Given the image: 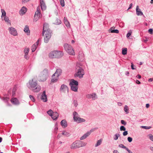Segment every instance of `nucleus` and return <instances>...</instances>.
I'll list each match as a JSON object with an SVG mask.
<instances>
[{"label": "nucleus", "mask_w": 153, "mask_h": 153, "mask_svg": "<svg viewBox=\"0 0 153 153\" xmlns=\"http://www.w3.org/2000/svg\"><path fill=\"white\" fill-rule=\"evenodd\" d=\"M42 36H44V42L46 43H48L51 37V32L48 28V25L46 23L44 24Z\"/></svg>", "instance_id": "obj_1"}, {"label": "nucleus", "mask_w": 153, "mask_h": 153, "mask_svg": "<svg viewBox=\"0 0 153 153\" xmlns=\"http://www.w3.org/2000/svg\"><path fill=\"white\" fill-rule=\"evenodd\" d=\"M29 83L30 86V88L34 92H38L40 90V87H36L37 83L36 81H35L33 79L30 80Z\"/></svg>", "instance_id": "obj_2"}, {"label": "nucleus", "mask_w": 153, "mask_h": 153, "mask_svg": "<svg viewBox=\"0 0 153 153\" xmlns=\"http://www.w3.org/2000/svg\"><path fill=\"white\" fill-rule=\"evenodd\" d=\"M63 55V53L61 51H52L49 54L48 56L51 58H59Z\"/></svg>", "instance_id": "obj_3"}, {"label": "nucleus", "mask_w": 153, "mask_h": 153, "mask_svg": "<svg viewBox=\"0 0 153 153\" xmlns=\"http://www.w3.org/2000/svg\"><path fill=\"white\" fill-rule=\"evenodd\" d=\"M76 67V69H77V71L75 74V76L78 77L80 78L83 77L84 74V70L79 66V64H77Z\"/></svg>", "instance_id": "obj_4"}, {"label": "nucleus", "mask_w": 153, "mask_h": 153, "mask_svg": "<svg viewBox=\"0 0 153 153\" xmlns=\"http://www.w3.org/2000/svg\"><path fill=\"white\" fill-rule=\"evenodd\" d=\"M64 47L65 51L69 55H75L74 51L71 45L66 43L64 44Z\"/></svg>", "instance_id": "obj_5"}, {"label": "nucleus", "mask_w": 153, "mask_h": 153, "mask_svg": "<svg viewBox=\"0 0 153 153\" xmlns=\"http://www.w3.org/2000/svg\"><path fill=\"white\" fill-rule=\"evenodd\" d=\"M48 76V71L47 69H45L41 73L40 80L41 81H45Z\"/></svg>", "instance_id": "obj_6"}, {"label": "nucleus", "mask_w": 153, "mask_h": 153, "mask_svg": "<svg viewBox=\"0 0 153 153\" xmlns=\"http://www.w3.org/2000/svg\"><path fill=\"white\" fill-rule=\"evenodd\" d=\"M62 70L60 69H57L56 72L52 76V79L51 82H54L57 81L58 76L60 75L62 73Z\"/></svg>", "instance_id": "obj_7"}, {"label": "nucleus", "mask_w": 153, "mask_h": 153, "mask_svg": "<svg viewBox=\"0 0 153 153\" xmlns=\"http://www.w3.org/2000/svg\"><path fill=\"white\" fill-rule=\"evenodd\" d=\"M74 116V121L78 123L85 122V119L80 118L78 117V114L76 112L74 111L73 113Z\"/></svg>", "instance_id": "obj_8"}, {"label": "nucleus", "mask_w": 153, "mask_h": 153, "mask_svg": "<svg viewBox=\"0 0 153 153\" xmlns=\"http://www.w3.org/2000/svg\"><path fill=\"white\" fill-rule=\"evenodd\" d=\"M47 114L50 116L54 120L57 119L59 116L58 114L56 112H53V111L50 109L47 112Z\"/></svg>", "instance_id": "obj_9"}, {"label": "nucleus", "mask_w": 153, "mask_h": 153, "mask_svg": "<svg viewBox=\"0 0 153 153\" xmlns=\"http://www.w3.org/2000/svg\"><path fill=\"white\" fill-rule=\"evenodd\" d=\"M9 96L8 94L4 95V97L2 98L0 97V98H1L3 101L6 104L7 106H9Z\"/></svg>", "instance_id": "obj_10"}, {"label": "nucleus", "mask_w": 153, "mask_h": 153, "mask_svg": "<svg viewBox=\"0 0 153 153\" xmlns=\"http://www.w3.org/2000/svg\"><path fill=\"white\" fill-rule=\"evenodd\" d=\"M60 91L62 93H68V87L65 85H62L60 88Z\"/></svg>", "instance_id": "obj_11"}, {"label": "nucleus", "mask_w": 153, "mask_h": 153, "mask_svg": "<svg viewBox=\"0 0 153 153\" xmlns=\"http://www.w3.org/2000/svg\"><path fill=\"white\" fill-rule=\"evenodd\" d=\"M70 148L71 149H75L79 148V145L78 140H76L74 142L71 146Z\"/></svg>", "instance_id": "obj_12"}, {"label": "nucleus", "mask_w": 153, "mask_h": 153, "mask_svg": "<svg viewBox=\"0 0 153 153\" xmlns=\"http://www.w3.org/2000/svg\"><path fill=\"white\" fill-rule=\"evenodd\" d=\"M41 99L44 102H46L47 101L48 99L47 95L45 94V91H44L42 93Z\"/></svg>", "instance_id": "obj_13"}, {"label": "nucleus", "mask_w": 153, "mask_h": 153, "mask_svg": "<svg viewBox=\"0 0 153 153\" xmlns=\"http://www.w3.org/2000/svg\"><path fill=\"white\" fill-rule=\"evenodd\" d=\"M10 33L14 36H17V32L16 29L13 27H10Z\"/></svg>", "instance_id": "obj_14"}, {"label": "nucleus", "mask_w": 153, "mask_h": 153, "mask_svg": "<svg viewBox=\"0 0 153 153\" xmlns=\"http://www.w3.org/2000/svg\"><path fill=\"white\" fill-rule=\"evenodd\" d=\"M27 11V8L23 6L19 10V14L21 15H23L26 13Z\"/></svg>", "instance_id": "obj_15"}, {"label": "nucleus", "mask_w": 153, "mask_h": 153, "mask_svg": "<svg viewBox=\"0 0 153 153\" xmlns=\"http://www.w3.org/2000/svg\"><path fill=\"white\" fill-rule=\"evenodd\" d=\"M10 101L11 103L13 104L17 105H19V101L16 98H12Z\"/></svg>", "instance_id": "obj_16"}, {"label": "nucleus", "mask_w": 153, "mask_h": 153, "mask_svg": "<svg viewBox=\"0 0 153 153\" xmlns=\"http://www.w3.org/2000/svg\"><path fill=\"white\" fill-rule=\"evenodd\" d=\"M40 5L42 10H45L46 7L44 0H40Z\"/></svg>", "instance_id": "obj_17"}, {"label": "nucleus", "mask_w": 153, "mask_h": 153, "mask_svg": "<svg viewBox=\"0 0 153 153\" xmlns=\"http://www.w3.org/2000/svg\"><path fill=\"white\" fill-rule=\"evenodd\" d=\"M29 51V49L28 48H25L24 50V52L25 53L24 57L27 59H29V57L27 56V55Z\"/></svg>", "instance_id": "obj_18"}, {"label": "nucleus", "mask_w": 153, "mask_h": 153, "mask_svg": "<svg viewBox=\"0 0 153 153\" xmlns=\"http://www.w3.org/2000/svg\"><path fill=\"white\" fill-rule=\"evenodd\" d=\"M70 85L71 86V89L72 90L75 92H77V91L78 85Z\"/></svg>", "instance_id": "obj_19"}, {"label": "nucleus", "mask_w": 153, "mask_h": 153, "mask_svg": "<svg viewBox=\"0 0 153 153\" xmlns=\"http://www.w3.org/2000/svg\"><path fill=\"white\" fill-rule=\"evenodd\" d=\"M24 31L27 35H30V30L29 29V27L27 25H26L25 26Z\"/></svg>", "instance_id": "obj_20"}, {"label": "nucleus", "mask_w": 153, "mask_h": 153, "mask_svg": "<svg viewBox=\"0 0 153 153\" xmlns=\"http://www.w3.org/2000/svg\"><path fill=\"white\" fill-rule=\"evenodd\" d=\"M136 11L137 14L138 16H141L143 15L142 12L140 11V10L139 8V6H137L136 7Z\"/></svg>", "instance_id": "obj_21"}, {"label": "nucleus", "mask_w": 153, "mask_h": 153, "mask_svg": "<svg viewBox=\"0 0 153 153\" xmlns=\"http://www.w3.org/2000/svg\"><path fill=\"white\" fill-rule=\"evenodd\" d=\"M60 123L61 126L64 128L66 127L67 126V123L65 120H62Z\"/></svg>", "instance_id": "obj_22"}, {"label": "nucleus", "mask_w": 153, "mask_h": 153, "mask_svg": "<svg viewBox=\"0 0 153 153\" xmlns=\"http://www.w3.org/2000/svg\"><path fill=\"white\" fill-rule=\"evenodd\" d=\"M70 85H78V83L77 81L72 79L70 82Z\"/></svg>", "instance_id": "obj_23"}, {"label": "nucleus", "mask_w": 153, "mask_h": 153, "mask_svg": "<svg viewBox=\"0 0 153 153\" xmlns=\"http://www.w3.org/2000/svg\"><path fill=\"white\" fill-rule=\"evenodd\" d=\"M90 134V132H88L87 133L84 134L82 136L80 137V139L81 140H83L86 138Z\"/></svg>", "instance_id": "obj_24"}, {"label": "nucleus", "mask_w": 153, "mask_h": 153, "mask_svg": "<svg viewBox=\"0 0 153 153\" xmlns=\"http://www.w3.org/2000/svg\"><path fill=\"white\" fill-rule=\"evenodd\" d=\"M78 141L79 148L85 146H86L87 144V143L86 142H83L80 140H78Z\"/></svg>", "instance_id": "obj_25"}, {"label": "nucleus", "mask_w": 153, "mask_h": 153, "mask_svg": "<svg viewBox=\"0 0 153 153\" xmlns=\"http://www.w3.org/2000/svg\"><path fill=\"white\" fill-rule=\"evenodd\" d=\"M114 28L113 27H111L110 29H109V31L111 33H118L119 32V30L117 29L114 30L113 28Z\"/></svg>", "instance_id": "obj_26"}, {"label": "nucleus", "mask_w": 153, "mask_h": 153, "mask_svg": "<svg viewBox=\"0 0 153 153\" xmlns=\"http://www.w3.org/2000/svg\"><path fill=\"white\" fill-rule=\"evenodd\" d=\"M64 22L66 26L68 27H70V25L69 22L67 20V19L64 17Z\"/></svg>", "instance_id": "obj_27"}, {"label": "nucleus", "mask_w": 153, "mask_h": 153, "mask_svg": "<svg viewBox=\"0 0 153 153\" xmlns=\"http://www.w3.org/2000/svg\"><path fill=\"white\" fill-rule=\"evenodd\" d=\"M40 7H39V6L37 7V10L35 12V15L40 17Z\"/></svg>", "instance_id": "obj_28"}, {"label": "nucleus", "mask_w": 153, "mask_h": 153, "mask_svg": "<svg viewBox=\"0 0 153 153\" xmlns=\"http://www.w3.org/2000/svg\"><path fill=\"white\" fill-rule=\"evenodd\" d=\"M1 19L2 21H4L7 23H10V20L8 17L6 16L4 17L3 18H1Z\"/></svg>", "instance_id": "obj_29"}, {"label": "nucleus", "mask_w": 153, "mask_h": 153, "mask_svg": "<svg viewBox=\"0 0 153 153\" xmlns=\"http://www.w3.org/2000/svg\"><path fill=\"white\" fill-rule=\"evenodd\" d=\"M61 23V21L58 19H56L54 21V23L56 25H59Z\"/></svg>", "instance_id": "obj_30"}, {"label": "nucleus", "mask_w": 153, "mask_h": 153, "mask_svg": "<svg viewBox=\"0 0 153 153\" xmlns=\"http://www.w3.org/2000/svg\"><path fill=\"white\" fill-rule=\"evenodd\" d=\"M1 12L2 13L1 16V18H3L4 17L6 16V12L4 9H1Z\"/></svg>", "instance_id": "obj_31"}, {"label": "nucleus", "mask_w": 153, "mask_h": 153, "mask_svg": "<svg viewBox=\"0 0 153 153\" xmlns=\"http://www.w3.org/2000/svg\"><path fill=\"white\" fill-rule=\"evenodd\" d=\"M127 49L126 48H124L122 49V53L123 55H126L127 53Z\"/></svg>", "instance_id": "obj_32"}, {"label": "nucleus", "mask_w": 153, "mask_h": 153, "mask_svg": "<svg viewBox=\"0 0 153 153\" xmlns=\"http://www.w3.org/2000/svg\"><path fill=\"white\" fill-rule=\"evenodd\" d=\"M62 134L63 135H64L66 137H69L70 135L69 133L66 131H63Z\"/></svg>", "instance_id": "obj_33"}, {"label": "nucleus", "mask_w": 153, "mask_h": 153, "mask_svg": "<svg viewBox=\"0 0 153 153\" xmlns=\"http://www.w3.org/2000/svg\"><path fill=\"white\" fill-rule=\"evenodd\" d=\"M124 111L125 112H126L127 114H128V108L127 105H125V106L124 107Z\"/></svg>", "instance_id": "obj_34"}, {"label": "nucleus", "mask_w": 153, "mask_h": 153, "mask_svg": "<svg viewBox=\"0 0 153 153\" xmlns=\"http://www.w3.org/2000/svg\"><path fill=\"white\" fill-rule=\"evenodd\" d=\"M102 141V140L101 139H100L99 140H98L97 141V143L95 144V146L96 147H97L99 145H100Z\"/></svg>", "instance_id": "obj_35"}, {"label": "nucleus", "mask_w": 153, "mask_h": 153, "mask_svg": "<svg viewBox=\"0 0 153 153\" xmlns=\"http://www.w3.org/2000/svg\"><path fill=\"white\" fill-rule=\"evenodd\" d=\"M39 18L40 17H39V16L34 15L33 21L34 22H36L38 20H39Z\"/></svg>", "instance_id": "obj_36"}, {"label": "nucleus", "mask_w": 153, "mask_h": 153, "mask_svg": "<svg viewBox=\"0 0 153 153\" xmlns=\"http://www.w3.org/2000/svg\"><path fill=\"white\" fill-rule=\"evenodd\" d=\"M37 46H36V44L33 45L32 46L31 50L32 52H34L35 51V50Z\"/></svg>", "instance_id": "obj_37"}, {"label": "nucleus", "mask_w": 153, "mask_h": 153, "mask_svg": "<svg viewBox=\"0 0 153 153\" xmlns=\"http://www.w3.org/2000/svg\"><path fill=\"white\" fill-rule=\"evenodd\" d=\"M59 1L62 7L65 6V2L64 0H59Z\"/></svg>", "instance_id": "obj_38"}, {"label": "nucleus", "mask_w": 153, "mask_h": 153, "mask_svg": "<svg viewBox=\"0 0 153 153\" xmlns=\"http://www.w3.org/2000/svg\"><path fill=\"white\" fill-rule=\"evenodd\" d=\"M148 136L149 138L152 141H153V135L152 134H150L148 135Z\"/></svg>", "instance_id": "obj_39"}, {"label": "nucleus", "mask_w": 153, "mask_h": 153, "mask_svg": "<svg viewBox=\"0 0 153 153\" xmlns=\"http://www.w3.org/2000/svg\"><path fill=\"white\" fill-rule=\"evenodd\" d=\"M119 147L120 148L125 149H126L127 148L126 146H124L122 144H119Z\"/></svg>", "instance_id": "obj_40"}, {"label": "nucleus", "mask_w": 153, "mask_h": 153, "mask_svg": "<svg viewBox=\"0 0 153 153\" xmlns=\"http://www.w3.org/2000/svg\"><path fill=\"white\" fill-rule=\"evenodd\" d=\"M30 0H22V4H25L29 1Z\"/></svg>", "instance_id": "obj_41"}, {"label": "nucleus", "mask_w": 153, "mask_h": 153, "mask_svg": "<svg viewBox=\"0 0 153 153\" xmlns=\"http://www.w3.org/2000/svg\"><path fill=\"white\" fill-rule=\"evenodd\" d=\"M16 86H15L14 87L13 91V94H12V96H13V95H14L15 94V92L16 90Z\"/></svg>", "instance_id": "obj_42"}, {"label": "nucleus", "mask_w": 153, "mask_h": 153, "mask_svg": "<svg viewBox=\"0 0 153 153\" xmlns=\"http://www.w3.org/2000/svg\"><path fill=\"white\" fill-rule=\"evenodd\" d=\"M92 98L94 100L96 99V94L95 93L92 94Z\"/></svg>", "instance_id": "obj_43"}, {"label": "nucleus", "mask_w": 153, "mask_h": 153, "mask_svg": "<svg viewBox=\"0 0 153 153\" xmlns=\"http://www.w3.org/2000/svg\"><path fill=\"white\" fill-rule=\"evenodd\" d=\"M120 130L121 131H125L126 130V128H125L123 126H122L120 127Z\"/></svg>", "instance_id": "obj_44"}, {"label": "nucleus", "mask_w": 153, "mask_h": 153, "mask_svg": "<svg viewBox=\"0 0 153 153\" xmlns=\"http://www.w3.org/2000/svg\"><path fill=\"white\" fill-rule=\"evenodd\" d=\"M120 136V134H116L115 135V137L114 138V139L115 140H116L118 139V137Z\"/></svg>", "instance_id": "obj_45"}, {"label": "nucleus", "mask_w": 153, "mask_h": 153, "mask_svg": "<svg viewBox=\"0 0 153 153\" xmlns=\"http://www.w3.org/2000/svg\"><path fill=\"white\" fill-rule=\"evenodd\" d=\"M86 97L87 98H91L92 97V94H88L86 95Z\"/></svg>", "instance_id": "obj_46"}, {"label": "nucleus", "mask_w": 153, "mask_h": 153, "mask_svg": "<svg viewBox=\"0 0 153 153\" xmlns=\"http://www.w3.org/2000/svg\"><path fill=\"white\" fill-rule=\"evenodd\" d=\"M29 97H30V99L32 101H33V102L34 101H35L34 98L33 96L30 95Z\"/></svg>", "instance_id": "obj_47"}, {"label": "nucleus", "mask_w": 153, "mask_h": 153, "mask_svg": "<svg viewBox=\"0 0 153 153\" xmlns=\"http://www.w3.org/2000/svg\"><path fill=\"white\" fill-rule=\"evenodd\" d=\"M131 32L130 31L127 34L126 37L127 38H128L131 34Z\"/></svg>", "instance_id": "obj_48"}, {"label": "nucleus", "mask_w": 153, "mask_h": 153, "mask_svg": "<svg viewBox=\"0 0 153 153\" xmlns=\"http://www.w3.org/2000/svg\"><path fill=\"white\" fill-rule=\"evenodd\" d=\"M121 123L124 125H126V123L124 120H122L121 121Z\"/></svg>", "instance_id": "obj_49"}, {"label": "nucleus", "mask_w": 153, "mask_h": 153, "mask_svg": "<svg viewBox=\"0 0 153 153\" xmlns=\"http://www.w3.org/2000/svg\"><path fill=\"white\" fill-rule=\"evenodd\" d=\"M128 141L129 142H131L132 140V139L131 137H128Z\"/></svg>", "instance_id": "obj_50"}, {"label": "nucleus", "mask_w": 153, "mask_h": 153, "mask_svg": "<svg viewBox=\"0 0 153 153\" xmlns=\"http://www.w3.org/2000/svg\"><path fill=\"white\" fill-rule=\"evenodd\" d=\"M148 32L151 34L153 33V29H150L148 30Z\"/></svg>", "instance_id": "obj_51"}, {"label": "nucleus", "mask_w": 153, "mask_h": 153, "mask_svg": "<svg viewBox=\"0 0 153 153\" xmlns=\"http://www.w3.org/2000/svg\"><path fill=\"white\" fill-rule=\"evenodd\" d=\"M74 104L75 107H76L78 105L77 102L76 100H74Z\"/></svg>", "instance_id": "obj_52"}, {"label": "nucleus", "mask_w": 153, "mask_h": 153, "mask_svg": "<svg viewBox=\"0 0 153 153\" xmlns=\"http://www.w3.org/2000/svg\"><path fill=\"white\" fill-rule=\"evenodd\" d=\"M141 127L143 128H144L145 129H149L150 128L149 127L146 126H142Z\"/></svg>", "instance_id": "obj_53"}, {"label": "nucleus", "mask_w": 153, "mask_h": 153, "mask_svg": "<svg viewBox=\"0 0 153 153\" xmlns=\"http://www.w3.org/2000/svg\"><path fill=\"white\" fill-rule=\"evenodd\" d=\"M128 134V132L127 131H125L123 133V135L124 136H126Z\"/></svg>", "instance_id": "obj_54"}, {"label": "nucleus", "mask_w": 153, "mask_h": 153, "mask_svg": "<svg viewBox=\"0 0 153 153\" xmlns=\"http://www.w3.org/2000/svg\"><path fill=\"white\" fill-rule=\"evenodd\" d=\"M126 150L129 152V153H132V152L129 150L128 148H126Z\"/></svg>", "instance_id": "obj_55"}, {"label": "nucleus", "mask_w": 153, "mask_h": 153, "mask_svg": "<svg viewBox=\"0 0 153 153\" xmlns=\"http://www.w3.org/2000/svg\"><path fill=\"white\" fill-rule=\"evenodd\" d=\"M132 3L130 4L129 5V7L128 8V10L131 9L132 7Z\"/></svg>", "instance_id": "obj_56"}, {"label": "nucleus", "mask_w": 153, "mask_h": 153, "mask_svg": "<svg viewBox=\"0 0 153 153\" xmlns=\"http://www.w3.org/2000/svg\"><path fill=\"white\" fill-rule=\"evenodd\" d=\"M39 43V40H38L36 42V43L34 44H36V46L37 47V46L38 45Z\"/></svg>", "instance_id": "obj_57"}, {"label": "nucleus", "mask_w": 153, "mask_h": 153, "mask_svg": "<svg viewBox=\"0 0 153 153\" xmlns=\"http://www.w3.org/2000/svg\"><path fill=\"white\" fill-rule=\"evenodd\" d=\"M54 129L55 131H57L58 129V128L57 126H55V128Z\"/></svg>", "instance_id": "obj_58"}, {"label": "nucleus", "mask_w": 153, "mask_h": 153, "mask_svg": "<svg viewBox=\"0 0 153 153\" xmlns=\"http://www.w3.org/2000/svg\"><path fill=\"white\" fill-rule=\"evenodd\" d=\"M95 130V129L94 128H93V129H91L90 131H88V132H90V133L92 132H93Z\"/></svg>", "instance_id": "obj_59"}, {"label": "nucleus", "mask_w": 153, "mask_h": 153, "mask_svg": "<svg viewBox=\"0 0 153 153\" xmlns=\"http://www.w3.org/2000/svg\"><path fill=\"white\" fill-rule=\"evenodd\" d=\"M131 69H133V70L135 69L134 68V65L132 64V63H131Z\"/></svg>", "instance_id": "obj_60"}, {"label": "nucleus", "mask_w": 153, "mask_h": 153, "mask_svg": "<svg viewBox=\"0 0 153 153\" xmlns=\"http://www.w3.org/2000/svg\"><path fill=\"white\" fill-rule=\"evenodd\" d=\"M153 80V78H150L148 80V81L149 82H152Z\"/></svg>", "instance_id": "obj_61"}, {"label": "nucleus", "mask_w": 153, "mask_h": 153, "mask_svg": "<svg viewBox=\"0 0 153 153\" xmlns=\"http://www.w3.org/2000/svg\"><path fill=\"white\" fill-rule=\"evenodd\" d=\"M113 153H119L117 150H114L113 151Z\"/></svg>", "instance_id": "obj_62"}, {"label": "nucleus", "mask_w": 153, "mask_h": 153, "mask_svg": "<svg viewBox=\"0 0 153 153\" xmlns=\"http://www.w3.org/2000/svg\"><path fill=\"white\" fill-rule=\"evenodd\" d=\"M137 77L139 79H140L141 78V76L139 74L137 75Z\"/></svg>", "instance_id": "obj_63"}, {"label": "nucleus", "mask_w": 153, "mask_h": 153, "mask_svg": "<svg viewBox=\"0 0 153 153\" xmlns=\"http://www.w3.org/2000/svg\"><path fill=\"white\" fill-rule=\"evenodd\" d=\"M149 106V104H147L146 105V107L147 108H148Z\"/></svg>", "instance_id": "obj_64"}]
</instances>
